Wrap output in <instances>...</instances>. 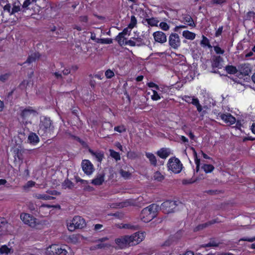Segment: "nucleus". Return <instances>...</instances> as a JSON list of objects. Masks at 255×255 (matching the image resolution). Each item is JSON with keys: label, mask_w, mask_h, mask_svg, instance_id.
Listing matches in <instances>:
<instances>
[{"label": "nucleus", "mask_w": 255, "mask_h": 255, "mask_svg": "<svg viewBox=\"0 0 255 255\" xmlns=\"http://www.w3.org/2000/svg\"><path fill=\"white\" fill-rule=\"evenodd\" d=\"M145 237L144 232H136L131 236H125L115 239L116 244L120 249H123L128 246H134L143 240Z\"/></svg>", "instance_id": "1"}, {"label": "nucleus", "mask_w": 255, "mask_h": 255, "mask_svg": "<svg viewBox=\"0 0 255 255\" xmlns=\"http://www.w3.org/2000/svg\"><path fill=\"white\" fill-rule=\"evenodd\" d=\"M55 126L49 117H44L40 120L38 133L44 139L51 138L54 134Z\"/></svg>", "instance_id": "2"}, {"label": "nucleus", "mask_w": 255, "mask_h": 255, "mask_svg": "<svg viewBox=\"0 0 255 255\" xmlns=\"http://www.w3.org/2000/svg\"><path fill=\"white\" fill-rule=\"evenodd\" d=\"M158 206L152 204L142 210L140 214L141 220L145 223H148L156 217Z\"/></svg>", "instance_id": "3"}, {"label": "nucleus", "mask_w": 255, "mask_h": 255, "mask_svg": "<svg viewBox=\"0 0 255 255\" xmlns=\"http://www.w3.org/2000/svg\"><path fill=\"white\" fill-rule=\"evenodd\" d=\"M20 217L25 224L32 228L38 229V226L40 225L39 221L32 215L28 213H22L20 214Z\"/></svg>", "instance_id": "4"}, {"label": "nucleus", "mask_w": 255, "mask_h": 255, "mask_svg": "<svg viewBox=\"0 0 255 255\" xmlns=\"http://www.w3.org/2000/svg\"><path fill=\"white\" fill-rule=\"evenodd\" d=\"M86 226L84 218L79 216H75L72 220V223L67 225L68 229L70 231H74L76 229H82Z\"/></svg>", "instance_id": "5"}, {"label": "nucleus", "mask_w": 255, "mask_h": 255, "mask_svg": "<svg viewBox=\"0 0 255 255\" xmlns=\"http://www.w3.org/2000/svg\"><path fill=\"white\" fill-rule=\"evenodd\" d=\"M167 167L169 170L174 173H179L182 169V164L180 161L175 157L170 158L168 160Z\"/></svg>", "instance_id": "6"}, {"label": "nucleus", "mask_w": 255, "mask_h": 255, "mask_svg": "<svg viewBox=\"0 0 255 255\" xmlns=\"http://www.w3.org/2000/svg\"><path fill=\"white\" fill-rule=\"evenodd\" d=\"M46 253L48 255H66L68 252L59 245L53 244L47 248Z\"/></svg>", "instance_id": "7"}, {"label": "nucleus", "mask_w": 255, "mask_h": 255, "mask_svg": "<svg viewBox=\"0 0 255 255\" xmlns=\"http://www.w3.org/2000/svg\"><path fill=\"white\" fill-rule=\"evenodd\" d=\"M177 206L176 202L167 200L161 204L160 210L164 214H169L174 212V209Z\"/></svg>", "instance_id": "8"}, {"label": "nucleus", "mask_w": 255, "mask_h": 255, "mask_svg": "<svg viewBox=\"0 0 255 255\" xmlns=\"http://www.w3.org/2000/svg\"><path fill=\"white\" fill-rule=\"evenodd\" d=\"M81 166L84 172L87 175H91L94 171V166L89 160H83Z\"/></svg>", "instance_id": "9"}, {"label": "nucleus", "mask_w": 255, "mask_h": 255, "mask_svg": "<svg viewBox=\"0 0 255 255\" xmlns=\"http://www.w3.org/2000/svg\"><path fill=\"white\" fill-rule=\"evenodd\" d=\"M223 61V58L221 57L220 56L215 57L214 58L212 61V70L211 72L215 73H218V70H216L215 69L217 68L218 69H221L222 67V65L221 62Z\"/></svg>", "instance_id": "10"}, {"label": "nucleus", "mask_w": 255, "mask_h": 255, "mask_svg": "<svg viewBox=\"0 0 255 255\" xmlns=\"http://www.w3.org/2000/svg\"><path fill=\"white\" fill-rule=\"evenodd\" d=\"M238 71L244 76H248L252 72L251 65L249 63H242L238 66Z\"/></svg>", "instance_id": "11"}, {"label": "nucleus", "mask_w": 255, "mask_h": 255, "mask_svg": "<svg viewBox=\"0 0 255 255\" xmlns=\"http://www.w3.org/2000/svg\"><path fill=\"white\" fill-rule=\"evenodd\" d=\"M149 35L147 34L143 33L140 35H138L136 37L132 38L135 41L137 46H141L146 45L148 40Z\"/></svg>", "instance_id": "12"}, {"label": "nucleus", "mask_w": 255, "mask_h": 255, "mask_svg": "<svg viewBox=\"0 0 255 255\" xmlns=\"http://www.w3.org/2000/svg\"><path fill=\"white\" fill-rule=\"evenodd\" d=\"M169 42L172 48H177L180 44L178 35L176 33H172L169 37Z\"/></svg>", "instance_id": "13"}, {"label": "nucleus", "mask_w": 255, "mask_h": 255, "mask_svg": "<svg viewBox=\"0 0 255 255\" xmlns=\"http://www.w3.org/2000/svg\"><path fill=\"white\" fill-rule=\"evenodd\" d=\"M8 223L6 219L0 217V236L5 234L7 231Z\"/></svg>", "instance_id": "14"}, {"label": "nucleus", "mask_w": 255, "mask_h": 255, "mask_svg": "<svg viewBox=\"0 0 255 255\" xmlns=\"http://www.w3.org/2000/svg\"><path fill=\"white\" fill-rule=\"evenodd\" d=\"M53 207L54 206L48 204H42L39 207L38 213L41 216H46L49 213L48 209Z\"/></svg>", "instance_id": "15"}, {"label": "nucleus", "mask_w": 255, "mask_h": 255, "mask_svg": "<svg viewBox=\"0 0 255 255\" xmlns=\"http://www.w3.org/2000/svg\"><path fill=\"white\" fill-rule=\"evenodd\" d=\"M220 117L226 124L228 125H233L236 122V119L230 114H222Z\"/></svg>", "instance_id": "16"}, {"label": "nucleus", "mask_w": 255, "mask_h": 255, "mask_svg": "<svg viewBox=\"0 0 255 255\" xmlns=\"http://www.w3.org/2000/svg\"><path fill=\"white\" fill-rule=\"evenodd\" d=\"M89 152L90 153V154L95 156L96 158L97 159V160L99 162H101L103 160V158H104V153L103 151H95L91 149H89Z\"/></svg>", "instance_id": "17"}, {"label": "nucleus", "mask_w": 255, "mask_h": 255, "mask_svg": "<svg viewBox=\"0 0 255 255\" xmlns=\"http://www.w3.org/2000/svg\"><path fill=\"white\" fill-rule=\"evenodd\" d=\"M27 140L30 144L35 145L39 142V138L35 133L31 132L28 136Z\"/></svg>", "instance_id": "18"}, {"label": "nucleus", "mask_w": 255, "mask_h": 255, "mask_svg": "<svg viewBox=\"0 0 255 255\" xmlns=\"http://www.w3.org/2000/svg\"><path fill=\"white\" fill-rule=\"evenodd\" d=\"M105 174L104 173L98 174L91 181V183L94 185H101L104 182Z\"/></svg>", "instance_id": "19"}, {"label": "nucleus", "mask_w": 255, "mask_h": 255, "mask_svg": "<svg viewBox=\"0 0 255 255\" xmlns=\"http://www.w3.org/2000/svg\"><path fill=\"white\" fill-rule=\"evenodd\" d=\"M36 111L32 109V107H28L23 110L20 114V116L23 119H25L28 117L31 114L35 113Z\"/></svg>", "instance_id": "20"}, {"label": "nucleus", "mask_w": 255, "mask_h": 255, "mask_svg": "<svg viewBox=\"0 0 255 255\" xmlns=\"http://www.w3.org/2000/svg\"><path fill=\"white\" fill-rule=\"evenodd\" d=\"M40 55L39 52H36L33 53H32L30 55H29L26 61L24 62L22 64H20V65H22L25 63H29L30 64L34 61H35L37 59H38L40 58Z\"/></svg>", "instance_id": "21"}, {"label": "nucleus", "mask_w": 255, "mask_h": 255, "mask_svg": "<svg viewBox=\"0 0 255 255\" xmlns=\"http://www.w3.org/2000/svg\"><path fill=\"white\" fill-rule=\"evenodd\" d=\"M33 197L36 199L43 200H50L55 199V197L45 194L36 193L33 195Z\"/></svg>", "instance_id": "22"}, {"label": "nucleus", "mask_w": 255, "mask_h": 255, "mask_svg": "<svg viewBox=\"0 0 255 255\" xmlns=\"http://www.w3.org/2000/svg\"><path fill=\"white\" fill-rule=\"evenodd\" d=\"M146 157L149 159L151 164L155 166L157 163V160L153 154L150 152H145Z\"/></svg>", "instance_id": "23"}, {"label": "nucleus", "mask_w": 255, "mask_h": 255, "mask_svg": "<svg viewBox=\"0 0 255 255\" xmlns=\"http://www.w3.org/2000/svg\"><path fill=\"white\" fill-rule=\"evenodd\" d=\"M171 154V150L169 148H162L160 149V158H166Z\"/></svg>", "instance_id": "24"}, {"label": "nucleus", "mask_w": 255, "mask_h": 255, "mask_svg": "<svg viewBox=\"0 0 255 255\" xmlns=\"http://www.w3.org/2000/svg\"><path fill=\"white\" fill-rule=\"evenodd\" d=\"M182 35L185 38L190 40H193L196 36V34L194 33L190 32L188 30L184 31L183 32Z\"/></svg>", "instance_id": "25"}, {"label": "nucleus", "mask_w": 255, "mask_h": 255, "mask_svg": "<svg viewBox=\"0 0 255 255\" xmlns=\"http://www.w3.org/2000/svg\"><path fill=\"white\" fill-rule=\"evenodd\" d=\"M225 70L228 73L230 74H235L238 72V68L237 69L235 66L233 65H228L226 66Z\"/></svg>", "instance_id": "26"}, {"label": "nucleus", "mask_w": 255, "mask_h": 255, "mask_svg": "<svg viewBox=\"0 0 255 255\" xmlns=\"http://www.w3.org/2000/svg\"><path fill=\"white\" fill-rule=\"evenodd\" d=\"M201 168L207 173L211 172L214 169V167L211 164H204L202 166Z\"/></svg>", "instance_id": "27"}, {"label": "nucleus", "mask_w": 255, "mask_h": 255, "mask_svg": "<svg viewBox=\"0 0 255 255\" xmlns=\"http://www.w3.org/2000/svg\"><path fill=\"white\" fill-rule=\"evenodd\" d=\"M183 19L188 25L190 26H195V24H194L191 16L189 15H186L183 17Z\"/></svg>", "instance_id": "28"}, {"label": "nucleus", "mask_w": 255, "mask_h": 255, "mask_svg": "<svg viewBox=\"0 0 255 255\" xmlns=\"http://www.w3.org/2000/svg\"><path fill=\"white\" fill-rule=\"evenodd\" d=\"M110 156L114 158L116 161L121 160V155L119 152L115 151L113 149H110L109 150Z\"/></svg>", "instance_id": "29"}, {"label": "nucleus", "mask_w": 255, "mask_h": 255, "mask_svg": "<svg viewBox=\"0 0 255 255\" xmlns=\"http://www.w3.org/2000/svg\"><path fill=\"white\" fill-rule=\"evenodd\" d=\"M114 129L115 131L119 133H123L127 131V128L123 124L115 127Z\"/></svg>", "instance_id": "30"}, {"label": "nucleus", "mask_w": 255, "mask_h": 255, "mask_svg": "<svg viewBox=\"0 0 255 255\" xmlns=\"http://www.w3.org/2000/svg\"><path fill=\"white\" fill-rule=\"evenodd\" d=\"M137 23V20L135 16L131 15L130 17V21L129 23L128 24V27L130 29H132L134 28Z\"/></svg>", "instance_id": "31"}, {"label": "nucleus", "mask_w": 255, "mask_h": 255, "mask_svg": "<svg viewBox=\"0 0 255 255\" xmlns=\"http://www.w3.org/2000/svg\"><path fill=\"white\" fill-rule=\"evenodd\" d=\"M125 35H121V32H120L116 37V40L118 42L119 44L121 45L124 44L125 40H127V39L125 38Z\"/></svg>", "instance_id": "32"}, {"label": "nucleus", "mask_w": 255, "mask_h": 255, "mask_svg": "<svg viewBox=\"0 0 255 255\" xmlns=\"http://www.w3.org/2000/svg\"><path fill=\"white\" fill-rule=\"evenodd\" d=\"M10 251V249L8 248L6 245H2L0 247V254L1 255H8Z\"/></svg>", "instance_id": "33"}, {"label": "nucleus", "mask_w": 255, "mask_h": 255, "mask_svg": "<svg viewBox=\"0 0 255 255\" xmlns=\"http://www.w3.org/2000/svg\"><path fill=\"white\" fill-rule=\"evenodd\" d=\"M214 223H215V221H210V222L205 223V224L199 225L195 229L194 231H198L200 230L203 229L204 228L207 227L208 225L213 224Z\"/></svg>", "instance_id": "34"}, {"label": "nucleus", "mask_w": 255, "mask_h": 255, "mask_svg": "<svg viewBox=\"0 0 255 255\" xmlns=\"http://www.w3.org/2000/svg\"><path fill=\"white\" fill-rule=\"evenodd\" d=\"M21 10L20 6L19 5H15V3L13 5V7L11 9V11L10 12V15L14 14L16 12H18ZM22 12H25L24 10H22Z\"/></svg>", "instance_id": "35"}, {"label": "nucleus", "mask_w": 255, "mask_h": 255, "mask_svg": "<svg viewBox=\"0 0 255 255\" xmlns=\"http://www.w3.org/2000/svg\"><path fill=\"white\" fill-rule=\"evenodd\" d=\"M219 246V243H216L215 241L210 242L208 244L202 245L201 248H206V247H217Z\"/></svg>", "instance_id": "36"}, {"label": "nucleus", "mask_w": 255, "mask_h": 255, "mask_svg": "<svg viewBox=\"0 0 255 255\" xmlns=\"http://www.w3.org/2000/svg\"><path fill=\"white\" fill-rule=\"evenodd\" d=\"M146 21L151 26H156L158 23V20L154 18H146Z\"/></svg>", "instance_id": "37"}, {"label": "nucleus", "mask_w": 255, "mask_h": 255, "mask_svg": "<svg viewBox=\"0 0 255 255\" xmlns=\"http://www.w3.org/2000/svg\"><path fill=\"white\" fill-rule=\"evenodd\" d=\"M194 158H195V162L196 164V172H198L199 170L200 161V159L198 158L197 153L196 152V151L195 150H194Z\"/></svg>", "instance_id": "38"}, {"label": "nucleus", "mask_w": 255, "mask_h": 255, "mask_svg": "<svg viewBox=\"0 0 255 255\" xmlns=\"http://www.w3.org/2000/svg\"><path fill=\"white\" fill-rule=\"evenodd\" d=\"M35 182L32 180H30L27 182V183L23 186V188L24 190H26L30 187L34 186Z\"/></svg>", "instance_id": "39"}, {"label": "nucleus", "mask_w": 255, "mask_h": 255, "mask_svg": "<svg viewBox=\"0 0 255 255\" xmlns=\"http://www.w3.org/2000/svg\"><path fill=\"white\" fill-rule=\"evenodd\" d=\"M120 174L125 179H128L131 176V173L129 172L125 171L123 169L120 170Z\"/></svg>", "instance_id": "40"}, {"label": "nucleus", "mask_w": 255, "mask_h": 255, "mask_svg": "<svg viewBox=\"0 0 255 255\" xmlns=\"http://www.w3.org/2000/svg\"><path fill=\"white\" fill-rule=\"evenodd\" d=\"M122 228H124V229H134V230H137L138 228V226H134V225H132L129 224H123Z\"/></svg>", "instance_id": "41"}, {"label": "nucleus", "mask_w": 255, "mask_h": 255, "mask_svg": "<svg viewBox=\"0 0 255 255\" xmlns=\"http://www.w3.org/2000/svg\"><path fill=\"white\" fill-rule=\"evenodd\" d=\"M201 44L204 46H207L208 47H211L209 39L204 36H203V39L201 42Z\"/></svg>", "instance_id": "42"}, {"label": "nucleus", "mask_w": 255, "mask_h": 255, "mask_svg": "<svg viewBox=\"0 0 255 255\" xmlns=\"http://www.w3.org/2000/svg\"><path fill=\"white\" fill-rule=\"evenodd\" d=\"M124 45H128L132 47L137 46V44L136 43V42L134 39L133 40L131 39L125 40Z\"/></svg>", "instance_id": "43"}, {"label": "nucleus", "mask_w": 255, "mask_h": 255, "mask_svg": "<svg viewBox=\"0 0 255 255\" xmlns=\"http://www.w3.org/2000/svg\"><path fill=\"white\" fill-rule=\"evenodd\" d=\"M114 75L115 74L114 72L110 69H108L105 72V76L108 79L112 78L114 76Z\"/></svg>", "instance_id": "44"}, {"label": "nucleus", "mask_w": 255, "mask_h": 255, "mask_svg": "<svg viewBox=\"0 0 255 255\" xmlns=\"http://www.w3.org/2000/svg\"><path fill=\"white\" fill-rule=\"evenodd\" d=\"M64 185L69 189H71L74 187L73 183L68 179L64 181Z\"/></svg>", "instance_id": "45"}, {"label": "nucleus", "mask_w": 255, "mask_h": 255, "mask_svg": "<svg viewBox=\"0 0 255 255\" xmlns=\"http://www.w3.org/2000/svg\"><path fill=\"white\" fill-rule=\"evenodd\" d=\"M32 3L34 2L33 1H32L31 0H25L22 5V7L23 8L28 9V6Z\"/></svg>", "instance_id": "46"}, {"label": "nucleus", "mask_w": 255, "mask_h": 255, "mask_svg": "<svg viewBox=\"0 0 255 255\" xmlns=\"http://www.w3.org/2000/svg\"><path fill=\"white\" fill-rule=\"evenodd\" d=\"M9 76V73H5L4 74L0 75V81L2 82H4L8 79Z\"/></svg>", "instance_id": "47"}, {"label": "nucleus", "mask_w": 255, "mask_h": 255, "mask_svg": "<svg viewBox=\"0 0 255 255\" xmlns=\"http://www.w3.org/2000/svg\"><path fill=\"white\" fill-rule=\"evenodd\" d=\"M52 75L57 80H63L62 74L59 72H55L52 73Z\"/></svg>", "instance_id": "48"}, {"label": "nucleus", "mask_w": 255, "mask_h": 255, "mask_svg": "<svg viewBox=\"0 0 255 255\" xmlns=\"http://www.w3.org/2000/svg\"><path fill=\"white\" fill-rule=\"evenodd\" d=\"M109 246L108 244L100 243L96 245L95 249H100L108 247Z\"/></svg>", "instance_id": "49"}, {"label": "nucleus", "mask_w": 255, "mask_h": 255, "mask_svg": "<svg viewBox=\"0 0 255 255\" xmlns=\"http://www.w3.org/2000/svg\"><path fill=\"white\" fill-rule=\"evenodd\" d=\"M137 12H139V15L141 17H146L147 15L146 12L144 11V10L142 8H139L136 10Z\"/></svg>", "instance_id": "50"}, {"label": "nucleus", "mask_w": 255, "mask_h": 255, "mask_svg": "<svg viewBox=\"0 0 255 255\" xmlns=\"http://www.w3.org/2000/svg\"><path fill=\"white\" fill-rule=\"evenodd\" d=\"M160 28L163 30L166 31L169 29V26L166 22H160Z\"/></svg>", "instance_id": "51"}, {"label": "nucleus", "mask_w": 255, "mask_h": 255, "mask_svg": "<svg viewBox=\"0 0 255 255\" xmlns=\"http://www.w3.org/2000/svg\"><path fill=\"white\" fill-rule=\"evenodd\" d=\"M255 16V12L253 11H249L247 13L246 15V20H251L252 17H254Z\"/></svg>", "instance_id": "52"}, {"label": "nucleus", "mask_w": 255, "mask_h": 255, "mask_svg": "<svg viewBox=\"0 0 255 255\" xmlns=\"http://www.w3.org/2000/svg\"><path fill=\"white\" fill-rule=\"evenodd\" d=\"M3 10L5 11L8 12L9 13V14L10 15V12L11 11L10 4L9 3H6L3 6Z\"/></svg>", "instance_id": "53"}, {"label": "nucleus", "mask_w": 255, "mask_h": 255, "mask_svg": "<svg viewBox=\"0 0 255 255\" xmlns=\"http://www.w3.org/2000/svg\"><path fill=\"white\" fill-rule=\"evenodd\" d=\"M196 180H197V179L193 180L192 179H183L182 180V184H184V185L191 184V183H194Z\"/></svg>", "instance_id": "54"}, {"label": "nucleus", "mask_w": 255, "mask_h": 255, "mask_svg": "<svg viewBox=\"0 0 255 255\" xmlns=\"http://www.w3.org/2000/svg\"><path fill=\"white\" fill-rule=\"evenodd\" d=\"M153 95L151 96V99L153 100H157L159 99V95L155 90H153Z\"/></svg>", "instance_id": "55"}, {"label": "nucleus", "mask_w": 255, "mask_h": 255, "mask_svg": "<svg viewBox=\"0 0 255 255\" xmlns=\"http://www.w3.org/2000/svg\"><path fill=\"white\" fill-rule=\"evenodd\" d=\"M155 41L159 42V31H157L153 34Z\"/></svg>", "instance_id": "56"}, {"label": "nucleus", "mask_w": 255, "mask_h": 255, "mask_svg": "<svg viewBox=\"0 0 255 255\" xmlns=\"http://www.w3.org/2000/svg\"><path fill=\"white\" fill-rule=\"evenodd\" d=\"M247 241V242H253L254 241H255V237H254L253 238H241L239 241Z\"/></svg>", "instance_id": "57"}, {"label": "nucleus", "mask_w": 255, "mask_h": 255, "mask_svg": "<svg viewBox=\"0 0 255 255\" xmlns=\"http://www.w3.org/2000/svg\"><path fill=\"white\" fill-rule=\"evenodd\" d=\"M214 50L217 54H223L224 53V50H222L219 46H215Z\"/></svg>", "instance_id": "58"}, {"label": "nucleus", "mask_w": 255, "mask_h": 255, "mask_svg": "<svg viewBox=\"0 0 255 255\" xmlns=\"http://www.w3.org/2000/svg\"><path fill=\"white\" fill-rule=\"evenodd\" d=\"M147 85L149 88H155V89L156 90L159 89L158 86L152 82L148 83Z\"/></svg>", "instance_id": "59"}, {"label": "nucleus", "mask_w": 255, "mask_h": 255, "mask_svg": "<svg viewBox=\"0 0 255 255\" xmlns=\"http://www.w3.org/2000/svg\"><path fill=\"white\" fill-rule=\"evenodd\" d=\"M166 41V36L163 33L160 32V43H163Z\"/></svg>", "instance_id": "60"}, {"label": "nucleus", "mask_w": 255, "mask_h": 255, "mask_svg": "<svg viewBox=\"0 0 255 255\" xmlns=\"http://www.w3.org/2000/svg\"><path fill=\"white\" fill-rule=\"evenodd\" d=\"M79 20L81 22H88V16H86V15H84V16H81L80 17H79Z\"/></svg>", "instance_id": "61"}, {"label": "nucleus", "mask_w": 255, "mask_h": 255, "mask_svg": "<svg viewBox=\"0 0 255 255\" xmlns=\"http://www.w3.org/2000/svg\"><path fill=\"white\" fill-rule=\"evenodd\" d=\"M102 43L105 44H111L113 42V40L111 38L102 39Z\"/></svg>", "instance_id": "62"}, {"label": "nucleus", "mask_w": 255, "mask_h": 255, "mask_svg": "<svg viewBox=\"0 0 255 255\" xmlns=\"http://www.w3.org/2000/svg\"><path fill=\"white\" fill-rule=\"evenodd\" d=\"M223 29V27L222 26L220 27L218 29V30L216 31V33H215V36L216 37L220 36L222 34Z\"/></svg>", "instance_id": "63"}, {"label": "nucleus", "mask_w": 255, "mask_h": 255, "mask_svg": "<svg viewBox=\"0 0 255 255\" xmlns=\"http://www.w3.org/2000/svg\"><path fill=\"white\" fill-rule=\"evenodd\" d=\"M191 103L196 107L199 104V101L197 98H193Z\"/></svg>", "instance_id": "64"}]
</instances>
